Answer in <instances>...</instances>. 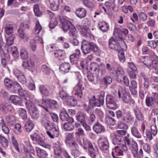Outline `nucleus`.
<instances>
[{"mask_svg": "<svg viewBox=\"0 0 158 158\" xmlns=\"http://www.w3.org/2000/svg\"><path fill=\"white\" fill-rule=\"evenodd\" d=\"M10 98L13 103L15 105H20L22 103V99L17 96L11 95Z\"/></svg>", "mask_w": 158, "mask_h": 158, "instance_id": "c85d7f7f", "label": "nucleus"}, {"mask_svg": "<svg viewBox=\"0 0 158 158\" xmlns=\"http://www.w3.org/2000/svg\"><path fill=\"white\" fill-rule=\"evenodd\" d=\"M50 121L48 117L47 116L46 114H43L41 115V123L46 129H48L49 127L50 126Z\"/></svg>", "mask_w": 158, "mask_h": 158, "instance_id": "dca6fc26", "label": "nucleus"}, {"mask_svg": "<svg viewBox=\"0 0 158 158\" xmlns=\"http://www.w3.org/2000/svg\"><path fill=\"white\" fill-rule=\"evenodd\" d=\"M29 113L32 118L37 119L39 117V113L36 109V108L29 111Z\"/></svg>", "mask_w": 158, "mask_h": 158, "instance_id": "8fccbe9b", "label": "nucleus"}, {"mask_svg": "<svg viewBox=\"0 0 158 158\" xmlns=\"http://www.w3.org/2000/svg\"><path fill=\"white\" fill-rule=\"evenodd\" d=\"M15 38V35L14 34H12L6 39V44L8 47L7 48H6L3 51L5 57L7 58V59L9 58L10 54H11L12 56L15 57L18 56L19 52L17 47L10 46L13 44Z\"/></svg>", "mask_w": 158, "mask_h": 158, "instance_id": "f257e3e1", "label": "nucleus"}, {"mask_svg": "<svg viewBox=\"0 0 158 158\" xmlns=\"http://www.w3.org/2000/svg\"><path fill=\"white\" fill-rule=\"evenodd\" d=\"M116 120L110 116H108L106 117L105 122L108 125H114L115 124Z\"/></svg>", "mask_w": 158, "mask_h": 158, "instance_id": "a18cd8bd", "label": "nucleus"}, {"mask_svg": "<svg viewBox=\"0 0 158 158\" xmlns=\"http://www.w3.org/2000/svg\"><path fill=\"white\" fill-rule=\"evenodd\" d=\"M98 144L100 149L103 151L107 150L109 147V143L106 137L100 138L98 141Z\"/></svg>", "mask_w": 158, "mask_h": 158, "instance_id": "6e6552de", "label": "nucleus"}, {"mask_svg": "<svg viewBox=\"0 0 158 158\" xmlns=\"http://www.w3.org/2000/svg\"><path fill=\"white\" fill-rule=\"evenodd\" d=\"M14 73L20 82L23 84L26 83L27 80L25 76L20 70L16 69L14 70Z\"/></svg>", "mask_w": 158, "mask_h": 158, "instance_id": "ddd939ff", "label": "nucleus"}, {"mask_svg": "<svg viewBox=\"0 0 158 158\" xmlns=\"http://www.w3.org/2000/svg\"><path fill=\"white\" fill-rule=\"evenodd\" d=\"M2 130L3 132L6 134H8L10 131V129L4 123H3L1 124Z\"/></svg>", "mask_w": 158, "mask_h": 158, "instance_id": "69168bd1", "label": "nucleus"}, {"mask_svg": "<svg viewBox=\"0 0 158 158\" xmlns=\"http://www.w3.org/2000/svg\"><path fill=\"white\" fill-rule=\"evenodd\" d=\"M135 115L137 119L140 120H143L144 118L141 113L140 109L138 107H136L134 110Z\"/></svg>", "mask_w": 158, "mask_h": 158, "instance_id": "473e14b6", "label": "nucleus"}, {"mask_svg": "<svg viewBox=\"0 0 158 158\" xmlns=\"http://www.w3.org/2000/svg\"><path fill=\"white\" fill-rule=\"evenodd\" d=\"M68 121V122L67 123L64 124L63 127L64 129L69 131L73 130L74 128V126L73 124L74 122L73 119L71 118L69 119V121Z\"/></svg>", "mask_w": 158, "mask_h": 158, "instance_id": "aec40b11", "label": "nucleus"}, {"mask_svg": "<svg viewBox=\"0 0 158 158\" xmlns=\"http://www.w3.org/2000/svg\"><path fill=\"white\" fill-rule=\"evenodd\" d=\"M34 124L32 121L29 119L26 124L24 125V127L26 131L27 132H30L34 128Z\"/></svg>", "mask_w": 158, "mask_h": 158, "instance_id": "7c9ffc66", "label": "nucleus"}, {"mask_svg": "<svg viewBox=\"0 0 158 158\" xmlns=\"http://www.w3.org/2000/svg\"><path fill=\"white\" fill-rule=\"evenodd\" d=\"M119 98L122 97L123 101L126 103H128L131 100L130 95L129 93L126 90L125 87H120L118 91Z\"/></svg>", "mask_w": 158, "mask_h": 158, "instance_id": "20e7f679", "label": "nucleus"}, {"mask_svg": "<svg viewBox=\"0 0 158 158\" xmlns=\"http://www.w3.org/2000/svg\"><path fill=\"white\" fill-rule=\"evenodd\" d=\"M112 74L115 75L117 81L119 83H122V80L121 77H123L124 74V72L123 69L121 67H117V69H114V73Z\"/></svg>", "mask_w": 158, "mask_h": 158, "instance_id": "4468645a", "label": "nucleus"}, {"mask_svg": "<svg viewBox=\"0 0 158 158\" xmlns=\"http://www.w3.org/2000/svg\"><path fill=\"white\" fill-rule=\"evenodd\" d=\"M77 89L75 90L74 95L81 98L82 97L83 92L84 90V88L83 87L82 85L80 84V83L77 84Z\"/></svg>", "mask_w": 158, "mask_h": 158, "instance_id": "b1692460", "label": "nucleus"}, {"mask_svg": "<svg viewBox=\"0 0 158 158\" xmlns=\"http://www.w3.org/2000/svg\"><path fill=\"white\" fill-rule=\"evenodd\" d=\"M120 122L118 123V127L120 129H127L128 128V126L127 124L122 122V121L119 120Z\"/></svg>", "mask_w": 158, "mask_h": 158, "instance_id": "338daca9", "label": "nucleus"}, {"mask_svg": "<svg viewBox=\"0 0 158 158\" xmlns=\"http://www.w3.org/2000/svg\"><path fill=\"white\" fill-rule=\"evenodd\" d=\"M30 137L33 141H36L40 145L45 148H50V145L45 143L44 137H40L36 133L31 135Z\"/></svg>", "mask_w": 158, "mask_h": 158, "instance_id": "0eeeda50", "label": "nucleus"}, {"mask_svg": "<svg viewBox=\"0 0 158 158\" xmlns=\"http://www.w3.org/2000/svg\"><path fill=\"white\" fill-rule=\"evenodd\" d=\"M23 149L27 158H34L35 152L29 142H25Z\"/></svg>", "mask_w": 158, "mask_h": 158, "instance_id": "423d86ee", "label": "nucleus"}, {"mask_svg": "<svg viewBox=\"0 0 158 158\" xmlns=\"http://www.w3.org/2000/svg\"><path fill=\"white\" fill-rule=\"evenodd\" d=\"M93 128L94 131L97 134L105 131V128L104 126L98 122H96L95 123Z\"/></svg>", "mask_w": 158, "mask_h": 158, "instance_id": "f3484780", "label": "nucleus"}, {"mask_svg": "<svg viewBox=\"0 0 158 158\" xmlns=\"http://www.w3.org/2000/svg\"><path fill=\"white\" fill-rule=\"evenodd\" d=\"M6 34L9 35L12 34L13 32V28L12 25L6 24L4 27Z\"/></svg>", "mask_w": 158, "mask_h": 158, "instance_id": "72a5a7b5", "label": "nucleus"}, {"mask_svg": "<svg viewBox=\"0 0 158 158\" xmlns=\"http://www.w3.org/2000/svg\"><path fill=\"white\" fill-rule=\"evenodd\" d=\"M75 13L78 17L80 18H82L85 16L86 11L83 8H79L76 10Z\"/></svg>", "mask_w": 158, "mask_h": 158, "instance_id": "bb28decb", "label": "nucleus"}, {"mask_svg": "<svg viewBox=\"0 0 158 158\" xmlns=\"http://www.w3.org/2000/svg\"><path fill=\"white\" fill-rule=\"evenodd\" d=\"M42 27L39 22H37L34 28V33L35 34H38L41 30Z\"/></svg>", "mask_w": 158, "mask_h": 158, "instance_id": "052dcab7", "label": "nucleus"}, {"mask_svg": "<svg viewBox=\"0 0 158 158\" xmlns=\"http://www.w3.org/2000/svg\"><path fill=\"white\" fill-rule=\"evenodd\" d=\"M112 81V78L109 76H107L103 78L102 82L103 85V87L106 88L108 85H110Z\"/></svg>", "mask_w": 158, "mask_h": 158, "instance_id": "c756f323", "label": "nucleus"}, {"mask_svg": "<svg viewBox=\"0 0 158 158\" xmlns=\"http://www.w3.org/2000/svg\"><path fill=\"white\" fill-rule=\"evenodd\" d=\"M94 113L99 119H101L104 117V113L102 109L97 108L95 109Z\"/></svg>", "mask_w": 158, "mask_h": 158, "instance_id": "79ce46f5", "label": "nucleus"}, {"mask_svg": "<svg viewBox=\"0 0 158 158\" xmlns=\"http://www.w3.org/2000/svg\"><path fill=\"white\" fill-rule=\"evenodd\" d=\"M61 145L60 143L57 141L54 144V151L56 155L60 156L62 153Z\"/></svg>", "mask_w": 158, "mask_h": 158, "instance_id": "a878e982", "label": "nucleus"}, {"mask_svg": "<svg viewBox=\"0 0 158 158\" xmlns=\"http://www.w3.org/2000/svg\"><path fill=\"white\" fill-rule=\"evenodd\" d=\"M131 131L132 134L138 138H140L141 137V135L139 132L137 128L135 127H133L131 128Z\"/></svg>", "mask_w": 158, "mask_h": 158, "instance_id": "09e8293b", "label": "nucleus"}, {"mask_svg": "<svg viewBox=\"0 0 158 158\" xmlns=\"http://www.w3.org/2000/svg\"><path fill=\"white\" fill-rule=\"evenodd\" d=\"M39 88L40 93L44 95L48 96L50 94V92L47 88L43 85H40L39 86Z\"/></svg>", "mask_w": 158, "mask_h": 158, "instance_id": "58836bf2", "label": "nucleus"}, {"mask_svg": "<svg viewBox=\"0 0 158 158\" xmlns=\"http://www.w3.org/2000/svg\"><path fill=\"white\" fill-rule=\"evenodd\" d=\"M14 82L12 80L7 78H5L4 80L5 85L6 87L8 89H10L13 86Z\"/></svg>", "mask_w": 158, "mask_h": 158, "instance_id": "49530a36", "label": "nucleus"}, {"mask_svg": "<svg viewBox=\"0 0 158 158\" xmlns=\"http://www.w3.org/2000/svg\"><path fill=\"white\" fill-rule=\"evenodd\" d=\"M99 27L103 32L107 31L109 29V25L105 22H100L98 24Z\"/></svg>", "mask_w": 158, "mask_h": 158, "instance_id": "4c0bfd02", "label": "nucleus"}, {"mask_svg": "<svg viewBox=\"0 0 158 158\" xmlns=\"http://www.w3.org/2000/svg\"><path fill=\"white\" fill-rule=\"evenodd\" d=\"M36 149L38 156L39 158H45L47 156L48 153L44 150L41 149L38 147L36 148Z\"/></svg>", "mask_w": 158, "mask_h": 158, "instance_id": "2f4dec72", "label": "nucleus"}, {"mask_svg": "<svg viewBox=\"0 0 158 158\" xmlns=\"http://www.w3.org/2000/svg\"><path fill=\"white\" fill-rule=\"evenodd\" d=\"M50 8L53 11L57 10L59 8V1H57L50 3Z\"/></svg>", "mask_w": 158, "mask_h": 158, "instance_id": "603ef678", "label": "nucleus"}, {"mask_svg": "<svg viewBox=\"0 0 158 158\" xmlns=\"http://www.w3.org/2000/svg\"><path fill=\"white\" fill-rule=\"evenodd\" d=\"M155 102V99L152 96H147L145 100V103L146 106L148 107H152Z\"/></svg>", "mask_w": 158, "mask_h": 158, "instance_id": "a19ab883", "label": "nucleus"}, {"mask_svg": "<svg viewBox=\"0 0 158 158\" xmlns=\"http://www.w3.org/2000/svg\"><path fill=\"white\" fill-rule=\"evenodd\" d=\"M69 35L70 37V38H77V31L75 27L74 26H72L71 28L69 30Z\"/></svg>", "mask_w": 158, "mask_h": 158, "instance_id": "f704fd0d", "label": "nucleus"}, {"mask_svg": "<svg viewBox=\"0 0 158 158\" xmlns=\"http://www.w3.org/2000/svg\"><path fill=\"white\" fill-rule=\"evenodd\" d=\"M61 22L62 25L63 29L65 32L67 31L71 28L72 26H73L70 21L65 19H63L61 20Z\"/></svg>", "mask_w": 158, "mask_h": 158, "instance_id": "4be33fe9", "label": "nucleus"}, {"mask_svg": "<svg viewBox=\"0 0 158 158\" xmlns=\"http://www.w3.org/2000/svg\"><path fill=\"white\" fill-rule=\"evenodd\" d=\"M83 145L85 149L88 148L89 149L93 146L92 144L89 141L86 139H84L83 142Z\"/></svg>", "mask_w": 158, "mask_h": 158, "instance_id": "13d9d810", "label": "nucleus"}, {"mask_svg": "<svg viewBox=\"0 0 158 158\" xmlns=\"http://www.w3.org/2000/svg\"><path fill=\"white\" fill-rule=\"evenodd\" d=\"M43 104L44 105H48L51 108L57 109L59 108V106L57 102L55 100H52L49 99H43L42 100Z\"/></svg>", "mask_w": 158, "mask_h": 158, "instance_id": "9d476101", "label": "nucleus"}, {"mask_svg": "<svg viewBox=\"0 0 158 158\" xmlns=\"http://www.w3.org/2000/svg\"><path fill=\"white\" fill-rule=\"evenodd\" d=\"M81 49L83 54L86 55L91 51L94 52H96L98 50V47L94 43L84 40L81 43Z\"/></svg>", "mask_w": 158, "mask_h": 158, "instance_id": "f03ea898", "label": "nucleus"}, {"mask_svg": "<svg viewBox=\"0 0 158 158\" xmlns=\"http://www.w3.org/2000/svg\"><path fill=\"white\" fill-rule=\"evenodd\" d=\"M18 32L19 37L21 39L24 40L25 41H27L28 40L29 38L24 31H23L21 29H19Z\"/></svg>", "mask_w": 158, "mask_h": 158, "instance_id": "ea45409f", "label": "nucleus"}, {"mask_svg": "<svg viewBox=\"0 0 158 158\" xmlns=\"http://www.w3.org/2000/svg\"><path fill=\"white\" fill-rule=\"evenodd\" d=\"M120 40L118 38L111 37L109 40V46L111 49L114 50H118L119 48L120 45L118 44V41Z\"/></svg>", "mask_w": 158, "mask_h": 158, "instance_id": "1a4fd4ad", "label": "nucleus"}, {"mask_svg": "<svg viewBox=\"0 0 158 158\" xmlns=\"http://www.w3.org/2000/svg\"><path fill=\"white\" fill-rule=\"evenodd\" d=\"M24 99L26 107L29 111L36 108L35 104L30 100V98L29 96L24 97Z\"/></svg>", "mask_w": 158, "mask_h": 158, "instance_id": "a211bd4d", "label": "nucleus"}, {"mask_svg": "<svg viewBox=\"0 0 158 158\" xmlns=\"http://www.w3.org/2000/svg\"><path fill=\"white\" fill-rule=\"evenodd\" d=\"M89 155L92 158H96V155L98 153V149L97 147H94L93 145L88 149Z\"/></svg>", "mask_w": 158, "mask_h": 158, "instance_id": "393cba45", "label": "nucleus"}, {"mask_svg": "<svg viewBox=\"0 0 158 158\" xmlns=\"http://www.w3.org/2000/svg\"><path fill=\"white\" fill-rule=\"evenodd\" d=\"M70 60L71 63L73 64L74 65L75 64L77 63V57L75 55V54H73L71 55L70 56Z\"/></svg>", "mask_w": 158, "mask_h": 158, "instance_id": "0e129e2a", "label": "nucleus"}, {"mask_svg": "<svg viewBox=\"0 0 158 158\" xmlns=\"http://www.w3.org/2000/svg\"><path fill=\"white\" fill-rule=\"evenodd\" d=\"M85 114L83 112H80L77 114L76 117L77 121L80 122L82 124L86 122L85 119Z\"/></svg>", "mask_w": 158, "mask_h": 158, "instance_id": "cd10ccee", "label": "nucleus"}, {"mask_svg": "<svg viewBox=\"0 0 158 158\" xmlns=\"http://www.w3.org/2000/svg\"><path fill=\"white\" fill-rule=\"evenodd\" d=\"M106 103L107 107L111 109L115 105L116 99L115 97L110 95H107L106 98Z\"/></svg>", "mask_w": 158, "mask_h": 158, "instance_id": "2eb2a0df", "label": "nucleus"}, {"mask_svg": "<svg viewBox=\"0 0 158 158\" xmlns=\"http://www.w3.org/2000/svg\"><path fill=\"white\" fill-rule=\"evenodd\" d=\"M148 46L152 48L155 49L158 46V40L149 41L148 42Z\"/></svg>", "mask_w": 158, "mask_h": 158, "instance_id": "4d7b16f0", "label": "nucleus"}, {"mask_svg": "<svg viewBox=\"0 0 158 158\" xmlns=\"http://www.w3.org/2000/svg\"><path fill=\"white\" fill-rule=\"evenodd\" d=\"M19 113V116L24 120H25L27 119V115L26 110L24 109L20 108Z\"/></svg>", "mask_w": 158, "mask_h": 158, "instance_id": "de8ad7c7", "label": "nucleus"}, {"mask_svg": "<svg viewBox=\"0 0 158 158\" xmlns=\"http://www.w3.org/2000/svg\"><path fill=\"white\" fill-rule=\"evenodd\" d=\"M54 54L56 57H60V60H63L65 58V53L64 51L61 50H57L55 51Z\"/></svg>", "mask_w": 158, "mask_h": 158, "instance_id": "c9c22d12", "label": "nucleus"}, {"mask_svg": "<svg viewBox=\"0 0 158 158\" xmlns=\"http://www.w3.org/2000/svg\"><path fill=\"white\" fill-rule=\"evenodd\" d=\"M34 11L35 15L39 17L42 14V12L39 10V6L37 5H34Z\"/></svg>", "mask_w": 158, "mask_h": 158, "instance_id": "680f3d73", "label": "nucleus"}, {"mask_svg": "<svg viewBox=\"0 0 158 158\" xmlns=\"http://www.w3.org/2000/svg\"><path fill=\"white\" fill-rule=\"evenodd\" d=\"M0 110L4 113H12L15 111V109L11 104H2L0 105Z\"/></svg>", "mask_w": 158, "mask_h": 158, "instance_id": "9b49d317", "label": "nucleus"}, {"mask_svg": "<svg viewBox=\"0 0 158 158\" xmlns=\"http://www.w3.org/2000/svg\"><path fill=\"white\" fill-rule=\"evenodd\" d=\"M22 66L24 69H27L32 72L34 70V66L31 61L30 59H27L23 62Z\"/></svg>", "mask_w": 158, "mask_h": 158, "instance_id": "6ab92c4d", "label": "nucleus"}, {"mask_svg": "<svg viewBox=\"0 0 158 158\" xmlns=\"http://www.w3.org/2000/svg\"><path fill=\"white\" fill-rule=\"evenodd\" d=\"M41 71L44 74L46 75H48L50 73V68L45 64L42 66Z\"/></svg>", "mask_w": 158, "mask_h": 158, "instance_id": "864d4df0", "label": "nucleus"}, {"mask_svg": "<svg viewBox=\"0 0 158 158\" xmlns=\"http://www.w3.org/2000/svg\"><path fill=\"white\" fill-rule=\"evenodd\" d=\"M64 101L69 105L74 106L77 104V101L72 97L68 95L63 99Z\"/></svg>", "mask_w": 158, "mask_h": 158, "instance_id": "5701e85b", "label": "nucleus"}, {"mask_svg": "<svg viewBox=\"0 0 158 158\" xmlns=\"http://www.w3.org/2000/svg\"><path fill=\"white\" fill-rule=\"evenodd\" d=\"M76 65H70L68 63L64 62L60 65L59 70L62 73H67L70 71L72 73H75L76 72Z\"/></svg>", "mask_w": 158, "mask_h": 158, "instance_id": "39448f33", "label": "nucleus"}, {"mask_svg": "<svg viewBox=\"0 0 158 158\" xmlns=\"http://www.w3.org/2000/svg\"><path fill=\"white\" fill-rule=\"evenodd\" d=\"M153 120L155 123V125H152L151 127V133L154 136L156 135L157 132V129L156 125V118H153Z\"/></svg>", "mask_w": 158, "mask_h": 158, "instance_id": "3c124183", "label": "nucleus"}, {"mask_svg": "<svg viewBox=\"0 0 158 158\" xmlns=\"http://www.w3.org/2000/svg\"><path fill=\"white\" fill-rule=\"evenodd\" d=\"M7 123L10 125H13L16 122L15 117L12 115H9L6 117Z\"/></svg>", "mask_w": 158, "mask_h": 158, "instance_id": "c03bdc74", "label": "nucleus"}, {"mask_svg": "<svg viewBox=\"0 0 158 158\" xmlns=\"http://www.w3.org/2000/svg\"><path fill=\"white\" fill-rule=\"evenodd\" d=\"M105 67L106 71L107 70L109 73L112 74L114 73L115 68L113 67L110 63H106L105 65Z\"/></svg>", "mask_w": 158, "mask_h": 158, "instance_id": "5fc2aeb1", "label": "nucleus"}, {"mask_svg": "<svg viewBox=\"0 0 158 158\" xmlns=\"http://www.w3.org/2000/svg\"><path fill=\"white\" fill-rule=\"evenodd\" d=\"M28 53L25 49H22L20 51V56L24 60L28 59Z\"/></svg>", "mask_w": 158, "mask_h": 158, "instance_id": "bf43d9fd", "label": "nucleus"}, {"mask_svg": "<svg viewBox=\"0 0 158 158\" xmlns=\"http://www.w3.org/2000/svg\"><path fill=\"white\" fill-rule=\"evenodd\" d=\"M131 150L134 157L135 158L137 157L138 153V148L137 145L135 144L133 145L131 148Z\"/></svg>", "mask_w": 158, "mask_h": 158, "instance_id": "6e6d98bb", "label": "nucleus"}, {"mask_svg": "<svg viewBox=\"0 0 158 158\" xmlns=\"http://www.w3.org/2000/svg\"><path fill=\"white\" fill-rule=\"evenodd\" d=\"M115 114L116 118L118 120L122 121L130 124L134 122L132 117L131 115H126V113L122 112L120 110L116 111Z\"/></svg>", "mask_w": 158, "mask_h": 158, "instance_id": "7ed1b4c3", "label": "nucleus"}, {"mask_svg": "<svg viewBox=\"0 0 158 158\" xmlns=\"http://www.w3.org/2000/svg\"><path fill=\"white\" fill-rule=\"evenodd\" d=\"M53 134L55 137H57L59 135V131L58 127L55 126V124L53 123H51L50 126L49 127L48 129Z\"/></svg>", "mask_w": 158, "mask_h": 158, "instance_id": "412c9836", "label": "nucleus"}, {"mask_svg": "<svg viewBox=\"0 0 158 158\" xmlns=\"http://www.w3.org/2000/svg\"><path fill=\"white\" fill-rule=\"evenodd\" d=\"M15 91H21L22 89L21 87L19 84L17 82H14L13 84V86Z\"/></svg>", "mask_w": 158, "mask_h": 158, "instance_id": "774afa93", "label": "nucleus"}, {"mask_svg": "<svg viewBox=\"0 0 158 158\" xmlns=\"http://www.w3.org/2000/svg\"><path fill=\"white\" fill-rule=\"evenodd\" d=\"M128 33V30L126 29H124L123 30H121L118 28H115L114 31V34H118V37L117 38L118 39L121 40V41L123 40V37L126 36Z\"/></svg>", "mask_w": 158, "mask_h": 158, "instance_id": "f8f14e48", "label": "nucleus"}, {"mask_svg": "<svg viewBox=\"0 0 158 158\" xmlns=\"http://www.w3.org/2000/svg\"><path fill=\"white\" fill-rule=\"evenodd\" d=\"M0 143L2 146L5 148H6L8 145V140L2 135H0Z\"/></svg>", "mask_w": 158, "mask_h": 158, "instance_id": "37998d69", "label": "nucleus"}, {"mask_svg": "<svg viewBox=\"0 0 158 158\" xmlns=\"http://www.w3.org/2000/svg\"><path fill=\"white\" fill-rule=\"evenodd\" d=\"M60 118L63 121H69L71 118L69 117V115L65 111H61L60 113Z\"/></svg>", "mask_w": 158, "mask_h": 158, "instance_id": "e433bc0d", "label": "nucleus"}, {"mask_svg": "<svg viewBox=\"0 0 158 158\" xmlns=\"http://www.w3.org/2000/svg\"><path fill=\"white\" fill-rule=\"evenodd\" d=\"M30 46L31 49L33 51H35L36 49V44L35 40L34 39L31 40L30 42Z\"/></svg>", "mask_w": 158, "mask_h": 158, "instance_id": "e2e57ef3", "label": "nucleus"}]
</instances>
